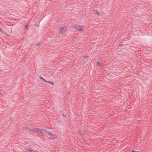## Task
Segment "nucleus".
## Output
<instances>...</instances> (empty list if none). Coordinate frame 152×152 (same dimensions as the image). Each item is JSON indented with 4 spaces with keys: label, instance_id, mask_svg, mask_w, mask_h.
Here are the masks:
<instances>
[{
    "label": "nucleus",
    "instance_id": "obj_19",
    "mask_svg": "<svg viewBox=\"0 0 152 152\" xmlns=\"http://www.w3.org/2000/svg\"><path fill=\"white\" fill-rule=\"evenodd\" d=\"M36 26H38V25H36Z\"/></svg>",
    "mask_w": 152,
    "mask_h": 152
},
{
    "label": "nucleus",
    "instance_id": "obj_15",
    "mask_svg": "<svg viewBox=\"0 0 152 152\" xmlns=\"http://www.w3.org/2000/svg\"><path fill=\"white\" fill-rule=\"evenodd\" d=\"M63 117H65V118H66V115H64V114L63 115Z\"/></svg>",
    "mask_w": 152,
    "mask_h": 152
},
{
    "label": "nucleus",
    "instance_id": "obj_2",
    "mask_svg": "<svg viewBox=\"0 0 152 152\" xmlns=\"http://www.w3.org/2000/svg\"><path fill=\"white\" fill-rule=\"evenodd\" d=\"M72 27L77 31H83V29L84 28V26L78 24H75Z\"/></svg>",
    "mask_w": 152,
    "mask_h": 152
},
{
    "label": "nucleus",
    "instance_id": "obj_8",
    "mask_svg": "<svg viewBox=\"0 0 152 152\" xmlns=\"http://www.w3.org/2000/svg\"><path fill=\"white\" fill-rule=\"evenodd\" d=\"M46 83H50L52 85H54V83L53 82H51V81H48L47 80H46Z\"/></svg>",
    "mask_w": 152,
    "mask_h": 152
},
{
    "label": "nucleus",
    "instance_id": "obj_16",
    "mask_svg": "<svg viewBox=\"0 0 152 152\" xmlns=\"http://www.w3.org/2000/svg\"><path fill=\"white\" fill-rule=\"evenodd\" d=\"M123 44H120V45L119 46H123Z\"/></svg>",
    "mask_w": 152,
    "mask_h": 152
},
{
    "label": "nucleus",
    "instance_id": "obj_12",
    "mask_svg": "<svg viewBox=\"0 0 152 152\" xmlns=\"http://www.w3.org/2000/svg\"><path fill=\"white\" fill-rule=\"evenodd\" d=\"M88 57H89L88 56H83V58H88Z\"/></svg>",
    "mask_w": 152,
    "mask_h": 152
},
{
    "label": "nucleus",
    "instance_id": "obj_4",
    "mask_svg": "<svg viewBox=\"0 0 152 152\" xmlns=\"http://www.w3.org/2000/svg\"><path fill=\"white\" fill-rule=\"evenodd\" d=\"M30 131H32L34 132H39V129L35 128L34 129H31Z\"/></svg>",
    "mask_w": 152,
    "mask_h": 152
},
{
    "label": "nucleus",
    "instance_id": "obj_7",
    "mask_svg": "<svg viewBox=\"0 0 152 152\" xmlns=\"http://www.w3.org/2000/svg\"><path fill=\"white\" fill-rule=\"evenodd\" d=\"M39 78L40 79L42 80L43 81L46 82V80L42 76H39Z\"/></svg>",
    "mask_w": 152,
    "mask_h": 152
},
{
    "label": "nucleus",
    "instance_id": "obj_11",
    "mask_svg": "<svg viewBox=\"0 0 152 152\" xmlns=\"http://www.w3.org/2000/svg\"><path fill=\"white\" fill-rule=\"evenodd\" d=\"M80 135L81 136H82V137H83V136L84 134H83V133H80Z\"/></svg>",
    "mask_w": 152,
    "mask_h": 152
},
{
    "label": "nucleus",
    "instance_id": "obj_9",
    "mask_svg": "<svg viewBox=\"0 0 152 152\" xmlns=\"http://www.w3.org/2000/svg\"><path fill=\"white\" fill-rule=\"evenodd\" d=\"M23 129L25 130H30V129H31L29 128H28V127H23Z\"/></svg>",
    "mask_w": 152,
    "mask_h": 152
},
{
    "label": "nucleus",
    "instance_id": "obj_10",
    "mask_svg": "<svg viewBox=\"0 0 152 152\" xmlns=\"http://www.w3.org/2000/svg\"><path fill=\"white\" fill-rule=\"evenodd\" d=\"M97 65L99 66H102V64L100 63L99 62H97Z\"/></svg>",
    "mask_w": 152,
    "mask_h": 152
},
{
    "label": "nucleus",
    "instance_id": "obj_1",
    "mask_svg": "<svg viewBox=\"0 0 152 152\" xmlns=\"http://www.w3.org/2000/svg\"><path fill=\"white\" fill-rule=\"evenodd\" d=\"M42 134H45L48 135V137H53L57 138L56 134L51 133L47 130L43 129H39V132Z\"/></svg>",
    "mask_w": 152,
    "mask_h": 152
},
{
    "label": "nucleus",
    "instance_id": "obj_5",
    "mask_svg": "<svg viewBox=\"0 0 152 152\" xmlns=\"http://www.w3.org/2000/svg\"><path fill=\"white\" fill-rule=\"evenodd\" d=\"M31 149H29L28 148H26V152H32L33 151L32 149H31V147H30Z\"/></svg>",
    "mask_w": 152,
    "mask_h": 152
},
{
    "label": "nucleus",
    "instance_id": "obj_17",
    "mask_svg": "<svg viewBox=\"0 0 152 152\" xmlns=\"http://www.w3.org/2000/svg\"><path fill=\"white\" fill-rule=\"evenodd\" d=\"M39 45V44H37L36 45V46H38Z\"/></svg>",
    "mask_w": 152,
    "mask_h": 152
},
{
    "label": "nucleus",
    "instance_id": "obj_14",
    "mask_svg": "<svg viewBox=\"0 0 152 152\" xmlns=\"http://www.w3.org/2000/svg\"><path fill=\"white\" fill-rule=\"evenodd\" d=\"M25 28H27V29H28V26H25Z\"/></svg>",
    "mask_w": 152,
    "mask_h": 152
},
{
    "label": "nucleus",
    "instance_id": "obj_18",
    "mask_svg": "<svg viewBox=\"0 0 152 152\" xmlns=\"http://www.w3.org/2000/svg\"><path fill=\"white\" fill-rule=\"evenodd\" d=\"M0 31H1V28H0Z\"/></svg>",
    "mask_w": 152,
    "mask_h": 152
},
{
    "label": "nucleus",
    "instance_id": "obj_3",
    "mask_svg": "<svg viewBox=\"0 0 152 152\" xmlns=\"http://www.w3.org/2000/svg\"><path fill=\"white\" fill-rule=\"evenodd\" d=\"M67 28L68 27L67 26H64L61 27L59 29V33L60 34H63L67 29Z\"/></svg>",
    "mask_w": 152,
    "mask_h": 152
},
{
    "label": "nucleus",
    "instance_id": "obj_6",
    "mask_svg": "<svg viewBox=\"0 0 152 152\" xmlns=\"http://www.w3.org/2000/svg\"><path fill=\"white\" fill-rule=\"evenodd\" d=\"M94 13L96 15H100L99 12L97 10H94Z\"/></svg>",
    "mask_w": 152,
    "mask_h": 152
},
{
    "label": "nucleus",
    "instance_id": "obj_13",
    "mask_svg": "<svg viewBox=\"0 0 152 152\" xmlns=\"http://www.w3.org/2000/svg\"><path fill=\"white\" fill-rule=\"evenodd\" d=\"M131 152H138V151H134V150H132V151Z\"/></svg>",
    "mask_w": 152,
    "mask_h": 152
}]
</instances>
